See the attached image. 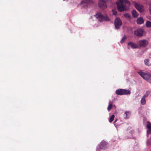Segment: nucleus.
Instances as JSON below:
<instances>
[{
	"mask_svg": "<svg viewBox=\"0 0 151 151\" xmlns=\"http://www.w3.org/2000/svg\"><path fill=\"white\" fill-rule=\"evenodd\" d=\"M116 93L118 95H122L129 94L131 92L129 90L119 89L116 91Z\"/></svg>",
	"mask_w": 151,
	"mask_h": 151,
	"instance_id": "obj_4",
	"label": "nucleus"
},
{
	"mask_svg": "<svg viewBox=\"0 0 151 151\" xmlns=\"http://www.w3.org/2000/svg\"><path fill=\"white\" fill-rule=\"evenodd\" d=\"M144 20L142 17L138 18L137 19V22L138 24H142L144 23Z\"/></svg>",
	"mask_w": 151,
	"mask_h": 151,
	"instance_id": "obj_14",
	"label": "nucleus"
},
{
	"mask_svg": "<svg viewBox=\"0 0 151 151\" xmlns=\"http://www.w3.org/2000/svg\"><path fill=\"white\" fill-rule=\"evenodd\" d=\"M132 16L134 18H137L138 15V14L136 11L135 10H133L132 11Z\"/></svg>",
	"mask_w": 151,
	"mask_h": 151,
	"instance_id": "obj_13",
	"label": "nucleus"
},
{
	"mask_svg": "<svg viewBox=\"0 0 151 151\" xmlns=\"http://www.w3.org/2000/svg\"><path fill=\"white\" fill-rule=\"evenodd\" d=\"M147 127L148 129L147 131V134L148 135L151 132V124L149 122H147Z\"/></svg>",
	"mask_w": 151,
	"mask_h": 151,
	"instance_id": "obj_12",
	"label": "nucleus"
},
{
	"mask_svg": "<svg viewBox=\"0 0 151 151\" xmlns=\"http://www.w3.org/2000/svg\"><path fill=\"white\" fill-rule=\"evenodd\" d=\"M128 48L129 49L130 47L132 48H136L138 47L137 45L135 43H133L132 42H130L128 43Z\"/></svg>",
	"mask_w": 151,
	"mask_h": 151,
	"instance_id": "obj_11",
	"label": "nucleus"
},
{
	"mask_svg": "<svg viewBox=\"0 0 151 151\" xmlns=\"http://www.w3.org/2000/svg\"><path fill=\"white\" fill-rule=\"evenodd\" d=\"M146 103L145 98L142 97L141 100V104L142 105H145Z\"/></svg>",
	"mask_w": 151,
	"mask_h": 151,
	"instance_id": "obj_15",
	"label": "nucleus"
},
{
	"mask_svg": "<svg viewBox=\"0 0 151 151\" xmlns=\"http://www.w3.org/2000/svg\"><path fill=\"white\" fill-rule=\"evenodd\" d=\"M146 26L148 27H151V22L147 21L146 23Z\"/></svg>",
	"mask_w": 151,
	"mask_h": 151,
	"instance_id": "obj_18",
	"label": "nucleus"
},
{
	"mask_svg": "<svg viewBox=\"0 0 151 151\" xmlns=\"http://www.w3.org/2000/svg\"><path fill=\"white\" fill-rule=\"evenodd\" d=\"M114 115H112L110 118L109 121L110 122H111L113 120L114 118Z\"/></svg>",
	"mask_w": 151,
	"mask_h": 151,
	"instance_id": "obj_19",
	"label": "nucleus"
},
{
	"mask_svg": "<svg viewBox=\"0 0 151 151\" xmlns=\"http://www.w3.org/2000/svg\"><path fill=\"white\" fill-rule=\"evenodd\" d=\"M93 2L92 0H82L81 4L82 5V8L86 9L89 6L93 5Z\"/></svg>",
	"mask_w": 151,
	"mask_h": 151,
	"instance_id": "obj_3",
	"label": "nucleus"
},
{
	"mask_svg": "<svg viewBox=\"0 0 151 151\" xmlns=\"http://www.w3.org/2000/svg\"><path fill=\"white\" fill-rule=\"evenodd\" d=\"M118 10L120 12H122L126 10L127 9L126 6L124 4H118L117 5Z\"/></svg>",
	"mask_w": 151,
	"mask_h": 151,
	"instance_id": "obj_8",
	"label": "nucleus"
},
{
	"mask_svg": "<svg viewBox=\"0 0 151 151\" xmlns=\"http://www.w3.org/2000/svg\"><path fill=\"white\" fill-rule=\"evenodd\" d=\"M122 23L120 19L119 18H116L115 20L114 24L115 28L118 29L119 28V26L122 24Z\"/></svg>",
	"mask_w": 151,
	"mask_h": 151,
	"instance_id": "obj_6",
	"label": "nucleus"
},
{
	"mask_svg": "<svg viewBox=\"0 0 151 151\" xmlns=\"http://www.w3.org/2000/svg\"><path fill=\"white\" fill-rule=\"evenodd\" d=\"M112 104H110L109 105L107 108V110L109 111L111 110L112 107Z\"/></svg>",
	"mask_w": 151,
	"mask_h": 151,
	"instance_id": "obj_21",
	"label": "nucleus"
},
{
	"mask_svg": "<svg viewBox=\"0 0 151 151\" xmlns=\"http://www.w3.org/2000/svg\"><path fill=\"white\" fill-rule=\"evenodd\" d=\"M139 74L144 79L147 81L148 82L151 83V75L147 73L142 71L138 72Z\"/></svg>",
	"mask_w": 151,
	"mask_h": 151,
	"instance_id": "obj_2",
	"label": "nucleus"
},
{
	"mask_svg": "<svg viewBox=\"0 0 151 151\" xmlns=\"http://www.w3.org/2000/svg\"><path fill=\"white\" fill-rule=\"evenodd\" d=\"M144 62L145 64L147 65H150L151 64L149 62V60L148 59H146L145 60Z\"/></svg>",
	"mask_w": 151,
	"mask_h": 151,
	"instance_id": "obj_16",
	"label": "nucleus"
},
{
	"mask_svg": "<svg viewBox=\"0 0 151 151\" xmlns=\"http://www.w3.org/2000/svg\"><path fill=\"white\" fill-rule=\"evenodd\" d=\"M134 6L136 9L140 12H142L144 10L143 6L141 4L135 3Z\"/></svg>",
	"mask_w": 151,
	"mask_h": 151,
	"instance_id": "obj_10",
	"label": "nucleus"
},
{
	"mask_svg": "<svg viewBox=\"0 0 151 151\" xmlns=\"http://www.w3.org/2000/svg\"><path fill=\"white\" fill-rule=\"evenodd\" d=\"M99 6L102 9H104L107 7L105 1L103 0H100L99 1Z\"/></svg>",
	"mask_w": 151,
	"mask_h": 151,
	"instance_id": "obj_9",
	"label": "nucleus"
},
{
	"mask_svg": "<svg viewBox=\"0 0 151 151\" xmlns=\"http://www.w3.org/2000/svg\"><path fill=\"white\" fill-rule=\"evenodd\" d=\"M149 10L150 13L151 14V7H149Z\"/></svg>",
	"mask_w": 151,
	"mask_h": 151,
	"instance_id": "obj_26",
	"label": "nucleus"
},
{
	"mask_svg": "<svg viewBox=\"0 0 151 151\" xmlns=\"http://www.w3.org/2000/svg\"><path fill=\"white\" fill-rule=\"evenodd\" d=\"M126 17H129V15L128 14H127L126 15Z\"/></svg>",
	"mask_w": 151,
	"mask_h": 151,
	"instance_id": "obj_27",
	"label": "nucleus"
},
{
	"mask_svg": "<svg viewBox=\"0 0 151 151\" xmlns=\"http://www.w3.org/2000/svg\"><path fill=\"white\" fill-rule=\"evenodd\" d=\"M123 2H124L126 3H129V2L128 0H123Z\"/></svg>",
	"mask_w": 151,
	"mask_h": 151,
	"instance_id": "obj_25",
	"label": "nucleus"
},
{
	"mask_svg": "<svg viewBox=\"0 0 151 151\" xmlns=\"http://www.w3.org/2000/svg\"><path fill=\"white\" fill-rule=\"evenodd\" d=\"M129 113V112L128 111H126L125 113L124 114L123 116L124 118L127 119V116L128 114Z\"/></svg>",
	"mask_w": 151,
	"mask_h": 151,
	"instance_id": "obj_20",
	"label": "nucleus"
},
{
	"mask_svg": "<svg viewBox=\"0 0 151 151\" xmlns=\"http://www.w3.org/2000/svg\"><path fill=\"white\" fill-rule=\"evenodd\" d=\"M123 0H118L116 2L117 5L118 4H123Z\"/></svg>",
	"mask_w": 151,
	"mask_h": 151,
	"instance_id": "obj_22",
	"label": "nucleus"
},
{
	"mask_svg": "<svg viewBox=\"0 0 151 151\" xmlns=\"http://www.w3.org/2000/svg\"><path fill=\"white\" fill-rule=\"evenodd\" d=\"M148 42L146 40H140L138 42V45L141 47H145L148 44Z\"/></svg>",
	"mask_w": 151,
	"mask_h": 151,
	"instance_id": "obj_7",
	"label": "nucleus"
},
{
	"mask_svg": "<svg viewBox=\"0 0 151 151\" xmlns=\"http://www.w3.org/2000/svg\"><path fill=\"white\" fill-rule=\"evenodd\" d=\"M101 148L102 149H104V147H101Z\"/></svg>",
	"mask_w": 151,
	"mask_h": 151,
	"instance_id": "obj_29",
	"label": "nucleus"
},
{
	"mask_svg": "<svg viewBox=\"0 0 151 151\" xmlns=\"http://www.w3.org/2000/svg\"><path fill=\"white\" fill-rule=\"evenodd\" d=\"M95 16L100 22L109 21L110 20V19L107 15H103L101 13H97L96 14Z\"/></svg>",
	"mask_w": 151,
	"mask_h": 151,
	"instance_id": "obj_1",
	"label": "nucleus"
},
{
	"mask_svg": "<svg viewBox=\"0 0 151 151\" xmlns=\"http://www.w3.org/2000/svg\"><path fill=\"white\" fill-rule=\"evenodd\" d=\"M116 120H115V122H114H114H116Z\"/></svg>",
	"mask_w": 151,
	"mask_h": 151,
	"instance_id": "obj_30",
	"label": "nucleus"
},
{
	"mask_svg": "<svg viewBox=\"0 0 151 151\" xmlns=\"http://www.w3.org/2000/svg\"><path fill=\"white\" fill-rule=\"evenodd\" d=\"M126 37L125 36H124L122 40L120 41V42L121 43L123 42L126 39Z\"/></svg>",
	"mask_w": 151,
	"mask_h": 151,
	"instance_id": "obj_23",
	"label": "nucleus"
},
{
	"mask_svg": "<svg viewBox=\"0 0 151 151\" xmlns=\"http://www.w3.org/2000/svg\"><path fill=\"white\" fill-rule=\"evenodd\" d=\"M112 12H113V14L114 15H116V14H117V12L116 11L114 10H113Z\"/></svg>",
	"mask_w": 151,
	"mask_h": 151,
	"instance_id": "obj_24",
	"label": "nucleus"
},
{
	"mask_svg": "<svg viewBox=\"0 0 151 151\" xmlns=\"http://www.w3.org/2000/svg\"><path fill=\"white\" fill-rule=\"evenodd\" d=\"M147 144L148 145H150V144L148 142H147Z\"/></svg>",
	"mask_w": 151,
	"mask_h": 151,
	"instance_id": "obj_28",
	"label": "nucleus"
},
{
	"mask_svg": "<svg viewBox=\"0 0 151 151\" xmlns=\"http://www.w3.org/2000/svg\"><path fill=\"white\" fill-rule=\"evenodd\" d=\"M150 90H148L147 91L145 94L143 96V97L146 98L147 97L150 93Z\"/></svg>",
	"mask_w": 151,
	"mask_h": 151,
	"instance_id": "obj_17",
	"label": "nucleus"
},
{
	"mask_svg": "<svg viewBox=\"0 0 151 151\" xmlns=\"http://www.w3.org/2000/svg\"><path fill=\"white\" fill-rule=\"evenodd\" d=\"M144 33L145 31L144 29L141 28L137 29L134 32V33L136 36L139 37L143 36Z\"/></svg>",
	"mask_w": 151,
	"mask_h": 151,
	"instance_id": "obj_5",
	"label": "nucleus"
}]
</instances>
